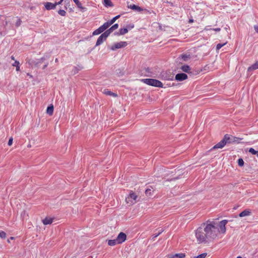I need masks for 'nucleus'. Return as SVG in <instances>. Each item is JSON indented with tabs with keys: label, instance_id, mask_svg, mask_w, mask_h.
Returning <instances> with one entry per match:
<instances>
[{
	"label": "nucleus",
	"instance_id": "1",
	"mask_svg": "<svg viewBox=\"0 0 258 258\" xmlns=\"http://www.w3.org/2000/svg\"><path fill=\"white\" fill-rule=\"evenodd\" d=\"M202 226L205 228V232L206 233L209 241L214 239L217 236L219 233V229L215 223L213 224L211 223L207 224L206 226L205 224L204 223Z\"/></svg>",
	"mask_w": 258,
	"mask_h": 258
},
{
	"label": "nucleus",
	"instance_id": "2",
	"mask_svg": "<svg viewBox=\"0 0 258 258\" xmlns=\"http://www.w3.org/2000/svg\"><path fill=\"white\" fill-rule=\"evenodd\" d=\"M196 236L198 242H207L209 241L206 233L205 232V228L200 227L198 228L196 232Z\"/></svg>",
	"mask_w": 258,
	"mask_h": 258
},
{
	"label": "nucleus",
	"instance_id": "3",
	"mask_svg": "<svg viewBox=\"0 0 258 258\" xmlns=\"http://www.w3.org/2000/svg\"><path fill=\"white\" fill-rule=\"evenodd\" d=\"M143 81L146 84H148L150 86H153L158 87H163L162 83L159 80H157L156 79H143Z\"/></svg>",
	"mask_w": 258,
	"mask_h": 258
},
{
	"label": "nucleus",
	"instance_id": "4",
	"mask_svg": "<svg viewBox=\"0 0 258 258\" xmlns=\"http://www.w3.org/2000/svg\"><path fill=\"white\" fill-rule=\"evenodd\" d=\"M138 196L133 191L130 192L129 195L125 199V202L130 205L135 204L137 202Z\"/></svg>",
	"mask_w": 258,
	"mask_h": 258
},
{
	"label": "nucleus",
	"instance_id": "5",
	"mask_svg": "<svg viewBox=\"0 0 258 258\" xmlns=\"http://www.w3.org/2000/svg\"><path fill=\"white\" fill-rule=\"evenodd\" d=\"M228 221L227 220H224L219 222L218 225L216 224L219 229V232L224 233L226 231L225 225L227 223Z\"/></svg>",
	"mask_w": 258,
	"mask_h": 258
},
{
	"label": "nucleus",
	"instance_id": "6",
	"mask_svg": "<svg viewBox=\"0 0 258 258\" xmlns=\"http://www.w3.org/2000/svg\"><path fill=\"white\" fill-rule=\"evenodd\" d=\"M161 78L165 80H172L174 78V75L170 72H162L161 73Z\"/></svg>",
	"mask_w": 258,
	"mask_h": 258
},
{
	"label": "nucleus",
	"instance_id": "7",
	"mask_svg": "<svg viewBox=\"0 0 258 258\" xmlns=\"http://www.w3.org/2000/svg\"><path fill=\"white\" fill-rule=\"evenodd\" d=\"M127 45V43L125 41H120L115 43L110 47V49L112 50H115L117 49L123 48L125 47Z\"/></svg>",
	"mask_w": 258,
	"mask_h": 258
},
{
	"label": "nucleus",
	"instance_id": "8",
	"mask_svg": "<svg viewBox=\"0 0 258 258\" xmlns=\"http://www.w3.org/2000/svg\"><path fill=\"white\" fill-rule=\"evenodd\" d=\"M107 34L105 32L102 33L97 39L95 46H99L101 45L108 37Z\"/></svg>",
	"mask_w": 258,
	"mask_h": 258
},
{
	"label": "nucleus",
	"instance_id": "9",
	"mask_svg": "<svg viewBox=\"0 0 258 258\" xmlns=\"http://www.w3.org/2000/svg\"><path fill=\"white\" fill-rule=\"evenodd\" d=\"M126 238V235L123 232H120L116 237L117 241H118V244H121L123 242Z\"/></svg>",
	"mask_w": 258,
	"mask_h": 258
},
{
	"label": "nucleus",
	"instance_id": "10",
	"mask_svg": "<svg viewBox=\"0 0 258 258\" xmlns=\"http://www.w3.org/2000/svg\"><path fill=\"white\" fill-rule=\"evenodd\" d=\"M187 76L184 73L177 74L175 76V79L179 81H181L187 79Z\"/></svg>",
	"mask_w": 258,
	"mask_h": 258
},
{
	"label": "nucleus",
	"instance_id": "11",
	"mask_svg": "<svg viewBox=\"0 0 258 258\" xmlns=\"http://www.w3.org/2000/svg\"><path fill=\"white\" fill-rule=\"evenodd\" d=\"M226 145L224 140H222L220 142L215 145L211 150L216 149H221Z\"/></svg>",
	"mask_w": 258,
	"mask_h": 258
},
{
	"label": "nucleus",
	"instance_id": "12",
	"mask_svg": "<svg viewBox=\"0 0 258 258\" xmlns=\"http://www.w3.org/2000/svg\"><path fill=\"white\" fill-rule=\"evenodd\" d=\"M46 10H50L55 8L56 4H52L50 2H46L44 4Z\"/></svg>",
	"mask_w": 258,
	"mask_h": 258
},
{
	"label": "nucleus",
	"instance_id": "13",
	"mask_svg": "<svg viewBox=\"0 0 258 258\" xmlns=\"http://www.w3.org/2000/svg\"><path fill=\"white\" fill-rule=\"evenodd\" d=\"M118 27V25L117 24H114L112 26H111L109 29L105 31V32L107 34V35L109 36V34L112 32L114 30L117 29Z\"/></svg>",
	"mask_w": 258,
	"mask_h": 258
},
{
	"label": "nucleus",
	"instance_id": "14",
	"mask_svg": "<svg viewBox=\"0 0 258 258\" xmlns=\"http://www.w3.org/2000/svg\"><path fill=\"white\" fill-rule=\"evenodd\" d=\"M223 140H224L225 142V144H226L227 143H230L231 142H234V137H230L229 135H226L224 138L223 139Z\"/></svg>",
	"mask_w": 258,
	"mask_h": 258
},
{
	"label": "nucleus",
	"instance_id": "15",
	"mask_svg": "<svg viewBox=\"0 0 258 258\" xmlns=\"http://www.w3.org/2000/svg\"><path fill=\"white\" fill-rule=\"evenodd\" d=\"M251 214V212L249 210L246 209L241 212L239 214L240 217H243L245 216H249Z\"/></svg>",
	"mask_w": 258,
	"mask_h": 258
},
{
	"label": "nucleus",
	"instance_id": "16",
	"mask_svg": "<svg viewBox=\"0 0 258 258\" xmlns=\"http://www.w3.org/2000/svg\"><path fill=\"white\" fill-rule=\"evenodd\" d=\"M73 1L76 4V5H77V6L78 7V8H79L80 9H81V10H82L83 11H85L86 10V8L85 7H83L82 6V4L79 1V0H73Z\"/></svg>",
	"mask_w": 258,
	"mask_h": 258
},
{
	"label": "nucleus",
	"instance_id": "17",
	"mask_svg": "<svg viewBox=\"0 0 258 258\" xmlns=\"http://www.w3.org/2000/svg\"><path fill=\"white\" fill-rule=\"evenodd\" d=\"M53 221V218L50 217H46L43 220L42 222L44 225L50 224Z\"/></svg>",
	"mask_w": 258,
	"mask_h": 258
},
{
	"label": "nucleus",
	"instance_id": "18",
	"mask_svg": "<svg viewBox=\"0 0 258 258\" xmlns=\"http://www.w3.org/2000/svg\"><path fill=\"white\" fill-rule=\"evenodd\" d=\"M128 7L131 9L137 11L138 12H141L143 11V9L141 7L135 5H131L130 6H128Z\"/></svg>",
	"mask_w": 258,
	"mask_h": 258
},
{
	"label": "nucleus",
	"instance_id": "19",
	"mask_svg": "<svg viewBox=\"0 0 258 258\" xmlns=\"http://www.w3.org/2000/svg\"><path fill=\"white\" fill-rule=\"evenodd\" d=\"M185 256V254L184 253H180L170 255L169 258H184Z\"/></svg>",
	"mask_w": 258,
	"mask_h": 258
},
{
	"label": "nucleus",
	"instance_id": "20",
	"mask_svg": "<svg viewBox=\"0 0 258 258\" xmlns=\"http://www.w3.org/2000/svg\"><path fill=\"white\" fill-rule=\"evenodd\" d=\"M103 92L104 94L107 95L112 96L114 97H116L117 96V95L116 94L113 93L107 89H104Z\"/></svg>",
	"mask_w": 258,
	"mask_h": 258
},
{
	"label": "nucleus",
	"instance_id": "21",
	"mask_svg": "<svg viewBox=\"0 0 258 258\" xmlns=\"http://www.w3.org/2000/svg\"><path fill=\"white\" fill-rule=\"evenodd\" d=\"M128 32V29L124 28H121L119 29V32L117 33L116 34L118 35H123L127 33Z\"/></svg>",
	"mask_w": 258,
	"mask_h": 258
},
{
	"label": "nucleus",
	"instance_id": "22",
	"mask_svg": "<svg viewBox=\"0 0 258 258\" xmlns=\"http://www.w3.org/2000/svg\"><path fill=\"white\" fill-rule=\"evenodd\" d=\"M53 105H51L50 106H48L47 108L46 112L47 114H48L50 115H51L53 114Z\"/></svg>",
	"mask_w": 258,
	"mask_h": 258
},
{
	"label": "nucleus",
	"instance_id": "23",
	"mask_svg": "<svg viewBox=\"0 0 258 258\" xmlns=\"http://www.w3.org/2000/svg\"><path fill=\"white\" fill-rule=\"evenodd\" d=\"M116 244H118L116 238L113 240H109L108 241V244L110 246H114Z\"/></svg>",
	"mask_w": 258,
	"mask_h": 258
},
{
	"label": "nucleus",
	"instance_id": "24",
	"mask_svg": "<svg viewBox=\"0 0 258 258\" xmlns=\"http://www.w3.org/2000/svg\"><path fill=\"white\" fill-rule=\"evenodd\" d=\"M103 4L106 7H112L113 6L111 0H104Z\"/></svg>",
	"mask_w": 258,
	"mask_h": 258
},
{
	"label": "nucleus",
	"instance_id": "25",
	"mask_svg": "<svg viewBox=\"0 0 258 258\" xmlns=\"http://www.w3.org/2000/svg\"><path fill=\"white\" fill-rule=\"evenodd\" d=\"M181 69L182 70V71L183 72H184L185 73H189V71H190V67L189 66H187V65H184V66H182L181 67Z\"/></svg>",
	"mask_w": 258,
	"mask_h": 258
},
{
	"label": "nucleus",
	"instance_id": "26",
	"mask_svg": "<svg viewBox=\"0 0 258 258\" xmlns=\"http://www.w3.org/2000/svg\"><path fill=\"white\" fill-rule=\"evenodd\" d=\"M102 32V31H101V29H100L99 28H98V29H97L96 30H95L93 32V35H99L100 34V33H101Z\"/></svg>",
	"mask_w": 258,
	"mask_h": 258
},
{
	"label": "nucleus",
	"instance_id": "27",
	"mask_svg": "<svg viewBox=\"0 0 258 258\" xmlns=\"http://www.w3.org/2000/svg\"><path fill=\"white\" fill-rule=\"evenodd\" d=\"M181 57L182 59H183V60L187 61L188 59L190 58V55H187V54H182L181 55Z\"/></svg>",
	"mask_w": 258,
	"mask_h": 258
},
{
	"label": "nucleus",
	"instance_id": "28",
	"mask_svg": "<svg viewBox=\"0 0 258 258\" xmlns=\"http://www.w3.org/2000/svg\"><path fill=\"white\" fill-rule=\"evenodd\" d=\"M153 190L151 188H147L145 190V194L147 196H150L151 195V192Z\"/></svg>",
	"mask_w": 258,
	"mask_h": 258
},
{
	"label": "nucleus",
	"instance_id": "29",
	"mask_svg": "<svg viewBox=\"0 0 258 258\" xmlns=\"http://www.w3.org/2000/svg\"><path fill=\"white\" fill-rule=\"evenodd\" d=\"M120 17V16L119 15H117L116 16H115V17L113 18L110 21H109L110 23H111V24H113L115 21L118 19L119 17Z\"/></svg>",
	"mask_w": 258,
	"mask_h": 258
},
{
	"label": "nucleus",
	"instance_id": "30",
	"mask_svg": "<svg viewBox=\"0 0 258 258\" xmlns=\"http://www.w3.org/2000/svg\"><path fill=\"white\" fill-rule=\"evenodd\" d=\"M238 164L239 166L242 167L244 165V161L242 158H239L238 160Z\"/></svg>",
	"mask_w": 258,
	"mask_h": 258
},
{
	"label": "nucleus",
	"instance_id": "31",
	"mask_svg": "<svg viewBox=\"0 0 258 258\" xmlns=\"http://www.w3.org/2000/svg\"><path fill=\"white\" fill-rule=\"evenodd\" d=\"M102 25L105 28V29H107L111 25V24L109 21H108L104 23Z\"/></svg>",
	"mask_w": 258,
	"mask_h": 258
},
{
	"label": "nucleus",
	"instance_id": "32",
	"mask_svg": "<svg viewBox=\"0 0 258 258\" xmlns=\"http://www.w3.org/2000/svg\"><path fill=\"white\" fill-rule=\"evenodd\" d=\"M207 255V253H203L197 256H195L194 258H205Z\"/></svg>",
	"mask_w": 258,
	"mask_h": 258
},
{
	"label": "nucleus",
	"instance_id": "33",
	"mask_svg": "<svg viewBox=\"0 0 258 258\" xmlns=\"http://www.w3.org/2000/svg\"><path fill=\"white\" fill-rule=\"evenodd\" d=\"M58 13L62 16H65L66 15V12L65 11L63 10H59L58 11Z\"/></svg>",
	"mask_w": 258,
	"mask_h": 258
},
{
	"label": "nucleus",
	"instance_id": "34",
	"mask_svg": "<svg viewBox=\"0 0 258 258\" xmlns=\"http://www.w3.org/2000/svg\"><path fill=\"white\" fill-rule=\"evenodd\" d=\"M6 237V233L3 231H0V237L5 239Z\"/></svg>",
	"mask_w": 258,
	"mask_h": 258
},
{
	"label": "nucleus",
	"instance_id": "35",
	"mask_svg": "<svg viewBox=\"0 0 258 258\" xmlns=\"http://www.w3.org/2000/svg\"><path fill=\"white\" fill-rule=\"evenodd\" d=\"M163 232V230H161L159 231V232L157 233V234H155L154 235H153V237H152V240H154L162 232Z\"/></svg>",
	"mask_w": 258,
	"mask_h": 258
},
{
	"label": "nucleus",
	"instance_id": "36",
	"mask_svg": "<svg viewBox=\"0 0 258 258\" xmlns=\"http://www.w3.org/2000/svg\"><path fill=\"white\" fill-rule=\"evenodd\" d=\"M248 151L252 155H256L257 151H255L254 149L250 148L249 149Z\"/></svg>",
	"mask_w": 258,
	"mask_h": 258
},
{
	"label": "nucleus",
	"instance_id": "37",
	"mask_svg": "<svg viewBox=\"0 0 258 258\" xmlns=\"http://www.w3.org/2000/svg\"><path fill=\"white\" fill-rule=\"evenodd\" d=\"M226 43H224L223 44L219 43L216 46V50H219L222 47H223L224 45H225Z\"/></svg>",
	"mask_w": 258,
	"mask_h": 258
},
{
	"label": "nucleus",
	"instance_id": "38",
	"mask_svg": "<svg viewBox=\"0 0 258 258\" xmlns=\"http://www.w3.org/2000/svg\"><path fill=\"white\" fill-rule=\"evenodd\" d=\"M21 24V20H20V19H17V21L15 23V26L18 27L20 26Z\"/></svg>",
	"mask_w": 258,
	"mask_h": 258
},
{
	"label": "nucleus",
	"instance_id": "39",
	"mask_svg": "<svg viewBox=\"0 0 258 258\" xmlns=\"http://www.w3.org/2000/svg\"><path fill=\"white\" fill-rule=\"evenodd\" d=\"M207 27H206L205 30H209V29H208ZM210 30H214L215 31L219 32V31H220L221 29H220V28H215V29H210Z\"/></svg>",
	"mask_w": 258,
	"mask_h": 258
},
{
	"label": "nucleus",
	"instance_id": "40",
	"mask_svg": "<svg viewBox=\"0 0 258 258\" xmlns=\"http://www.w3.org/2000/svg\"><path fill=\"white\" fill-rule=\"evenodd\" d=\"M134 27V24H130V25H127L126 26V28H127L128 30H131Z\"/></svg>",
	"mask_w": 258,
	"mask_h": 258
},
{
	"label": "nucleus",
	"instance_id": "41",
	"mask_svg": "<svg viewBox=\"0 0 258 258\" xmlns=\"http://www.w3.org/2000/svg\"><path fill=\"white\" fill-rule=\"evenodd\" d=\"M20 63L18 61L15 60V62L12 64L13 66L17 67V66H19Z\"/></svg>",
	"mask_w": 258,
	"mask_h": 258
},
{
	"label": "nucleus",
	"instance_id": "42",
	"mask_svg": "<svg viewBox=\"0 0 258 258\" xmlns=\"http://www.w3.org/2000/svg\"><path fill=\"white\" fill-rule=\"evenodd\" d=\"M13 138H12V137H11V138H10L9 139V140L8 143V145H9V146H11V145H12V144H13Z\"/></svg>",
	"mask_w": 258,
	"mask_h": 258
},
{
	"label": "nucleus",
	"instance_id": "43",
	"mask_svg": "<svg viewBox=\"0 0 258 258\" xmlns=\"http://www.w3.org/2000/svg\"><path fill=\"white\" fill-rule=\"evenodd\" d=\"M100 29H101V31H102V32L103 31H104L105 30H106V29H105V28L103 26V25L101 26L100 27H99Z\"/></svg>",
	"mask_w": 258,
	"mask_h": 258
},
{
	"label": "nucleus",
	"instance_id": "44",
	"mask_svg": "<svg viewBox=\"0 0 258 258\" xmlns=\"http://www.w3.org/2000/svg\"><path fill=\"white\" fill-rule=\"evenodd\" d=\"M254 28L255 32L258 33V25H255L254 26Z\"/></svg>",
	"mask_w": 258,
	"mask_h": 258
},
{
	"label": "nucleus",
	"instance_id": "45",
	"mask_svg": "<svg viewBox=\"0 0 258 258\" xmlns=\"http://www.w3.org/2000/svg\"><path fill=\"white\" fill-rule=\"evenodd\" d=\"M63 0H60L59 2H58V3H55V4H56V5H60L61 4V3L62 2Z\"/></svg>",
	"mask_w": 258,
	"mask_h": 258
},
{
	"label": "nucleus",
	"instance_id": "46",
	"mask_svg": "<svg viewBox=\"0 0 258 258\" xmlns=\"http://www.w3.org/2000/svg\"><path fill=\"white\" fill-rule=\"evenodd\" d=\"M16 71H20V66H17V67H16Z\"/></svg>",
	"mask_w": 258,
	"mask_h": 258
},
{
	"label": "nucleus",
	"instance_id": "47",
	"mask_svg": "<svg viewBox=\"0 0 258 258\" xmlns=\"http://www.w3.org/2000/svg\"><path fill=\"white\" fill-rule=\"evenodd\" d=\"M47 64H45V65H44V66H43V69H45V68L47 67Z\"/></svg>",
	"mask_w": 258,
	"mask_h": 258
},
{
	"label": "nucleus",
	"instance_id": "48",
	"mask_svg": "<svg viewBox=\"0 0 258 258\" xmlns=\"http://www.w3.org/2000/svg\"><path fill=\"white\" fill-rule=\"evenodd\" d=\"M78 72V71H77L76 70V68H75V71H74V74H76Z\"/></svg>",
	"mask_w": 258,
	"mask_h": 258
},
{
	"label": "nucleus",
	"instance_id": "49",
	"mask_svg": "<svg viewBox=\"0 0 258 258\" xmlns=\"http://www.w3.org/2000/svg\"><path fill=\"white\" fill-rule=\"evenodd\" d=\"M11 59H13V60H15V57H14V56H11Z\"/></svg>",
	"mask_w": 258,
	"mask_h": 258
},
{
	"label": "nucleus",
	"instance_id": "50",
	"mask_svg": "<svg viewBox=\"0 0 258 258\" xmlns=\"http://www.w3.org/2000/svg\"><path fill=\"white\" fill-rule=\"evenodd\" d=\"M55 62H57L58 61V59L57 58H56L55 60Z\"/></svg>",
	"mask_w": 258,
	"mask_h": 258
},
{
	"label": "nucleus",
	"instance_id": "51",
	"mask_svg": "<svg viewBox=\"0 0 258 258\" xmlns=\"http://www.w3.org/2000/svg\"><path fill=\"white\" fill-rule=\"evenodd\" d=\"M237 258H242L241 256H237Z\"/></svg>",
	"mask_w": 258,
	"mask_h": 258
},
{
	"label": "nucleus",
	"instance_id": "52",
	"mask_svg": "<svg viewBox=\"0 0 258 258\" xmlns=\"http://www.w3.org/2000/svg\"><path fill=\"white\" fill-rule=\"evenodd\" d=\"M193 21L192 20H190L189 22H192Z\"/></svg>",
	"mask_w": 258,
	"mask_h": 258
},
{
	"label": "nucleus",
	"instance_id": "53",
	"mask_svg": "<svg viewBox=\"0 0 258 258\" xmlns=\"http://www.w3.org/2000/svg\"><path fill=\"white\" fill-rule=\"evenodd\" d=\"M43 59H44V58H41L42 60H43Z\"/></svg>",
	"mask_w": 258,
	"mask_h": 258
},
{
	"label": "nucleus",
	"instance_id": "54",
	"mask_svg": "<svg viewBox=\"0 0 258 258\" xmlns=\"http://www.w3.org/2000/svg\"><path fill=\"white\" fill-rule=\"evenodd\" d=\"M13 239V237H11V239Z\"/></svg>",
	"mask_w": 258,
	"mask_h": 258
}]
</instances>
